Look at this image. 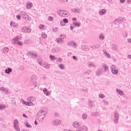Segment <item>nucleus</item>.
<instances>
[{"mask_svg": "<svg viewBox=\"0 0 131 131\" xmlns=\"http://www.w3.org/2000/svg\"><path fill=\"white\" fill-rule=\"evenodd\" d=\"M20 39H21V37H19L18 36L15 37L14 38H13L14 43L15 45H18V46H23V43L21 41H19Z\"/></svg>", "mask_w": 131, "mask_h": 131, "instance_id": "f257e3e1", "label": "nucleus"}, {"mask_svg": "<svg viewBox=\"0 0 131 131\" xmlns=\"http://www.w3.org/2000/svg\"><path fill=\"white\" fill-rule=\"evenodd\" d=\"M22 17L25 19V20H27L28 21H30V20H31V18H30L29 16L27 15V13H26V12L22 13Z\"/></svg>", "mask_w": 131, "mask_h": 131, "instance_id": "f03ea898", "label": "nucleus"}, {"mask_svg": "<svg viewBox=\"0 0 131 131\" xmlns=\"http://www.w3.org/2000/svg\"><path fill=\"white\" fill-rule=\"evenodd\" d=\"M37 116L40 119H43V118H45V113H43V111H40L38 112Z\"/></svg>", "mask_w": 131, "mask_h": 131, "instance_id": "7ed1b4c3", "label": "nucleus"}, {"mask_svg": "<svg viewBox=\"0 0 131 131\" xmlns=\"http://www.w3.org/2000/svg\"><path fill=\"white\" fill-rule=\"evenodd\" d=\"M88 127L85 126H80L77 129L76 131H86L88 130Z\"/></svg>", "mask_w": 131, "mask_h": 131, "instance_id": "20e7f679", "label": "nucleus"}, {"mask_svg": "<svg viewBox=\"0 0 131 131\" xmlns=\"http://www.w3.org/2000/svg\"><path fill=\"white\" fill-rule=\"evenodd\" d=\"M112 72L113 74H117L118 73V70L115 67V66H112Z\"/></svg>", "mask_w": 131, "mask_h": 131, "instance_id": "39448f33", "label": "nucleus"}, {"mask_svg": "<svg viewBox=\"0 0 131 131\" xmlns=\"http://www.w3.org/2000/svg\"><path fill=\"white\" fill-rule=\"evenodd\" d=\"M23 32L29 33L31 32V29L28 28L26 27H24L22 29Z\"/></svg>", "mask_w": 131, "mask_h": 131, "instance_id": "423d86ee", "label": "nucleus"}, {"mask_svg": "<svg viewBox=\"0 0 131 131\" xmlns=\"http://www.w3.org/2000/svg\"><path fill=\"white\" fill-rule=\"evenodd\" d=\"M59 15L61 17H65L67 15V12L61 10L59 11Z\"/></svg>", "mask_w": 131, "mask_h": 131, "instance_id": "0eeeda50", "label": "nucleus"}, {"mask_svg": "<svg viewBox=\"0 0 131 131\" xmlns=\"http://www.w3.org/2000/svg\"><path fill=\"white\" fill-rule=\"evenodd\" d=\"M53 123L54 125H59V124H61V121L59 120H56L53 121Z\"/></svg>", "mask_w": 131, "mask_h": 131, "instance_id": "6e6552de", "label": "nucleus"}, {"mask_svg": "<svg viewBox=\"0 0 131 131\" xmlns=\"http://www.w3.org/2000/svg\"><path fill=\"white\" fill-rule=\"evenodd\" d=\"M68 46H72V47H73L74 48L76 47V44L75 42H73V41H71L68 42Z\"/></svg>", "mask_w": 131, "mask_h": 131, "instance_id": "1a4fd4ad", "label": "nucleus"}, {"mask_svg": "<svg viewBox=\"0 0 131 131\" xmlns=\"http://www.w3.org/2000/svg\"><path fill=\"white\" fill-rule=\"evenodd\" d=\"M73 125L75 127H77V128H79L81 126L80 123H79L78 122H74Z\"/></svg>", "mask_w": 131, "mask_h": 131, "instance_id": "9d476101", "label": "nucleus"}, {"mask_svg": "<svg viewBox=\"0 0 131 131\" xmlns=\"http://www.w3.org/2000/svg\"><path fill=\"white\" fill-rule=\"evenodd\" d=\"M23 103L25 104V105H27V106H32L33 104L31 102H27L25 101H23Z\"/></svg>", "mask_w": 131, "mask_h": 131, "instance_id": "9b49d317", "label": "nucleus"}, {"mask_svg": "<svg viewBox=\"0 0 131 131\" xmlns=\"http://www.w3.org/2000/svg\"><path fill=\"white\" fill-rule=\"evenodd\" d=\"M43 92L46 96H49L50 95V93L49 92L48 90H47V89H44Z\"/></svg>", "mask_w": 131, "mask_h": 131, "instance_id": "f8f14e48", "label": "nucleus"}, {"mask_svg": "<svg viewBox=\"0 0 131 131\" xmlns=\"http://www.w3.org/2000/svg\"><path fill=\"white\" fill-rule=\"evenodd\" d=\"M43 67H45V68H50V64L49 63H48V62H44L43 63Z\"/></svg>", "mask_w": 131, "mask_h": 131, "instance_id": "ddd939ff", "label": "nucleus"}, {"mask_svg": "<svg viewBox=\"0 0 131 131\" xmlns=\"http://www.w3.org/2000/svg\"><path fill=\"white\" fill-rule=\"evenodd\" d=\"M32 4L31 3H28L27 4V9H30L32 7Z\"/></svg>", "mask_w": 131, "mask_h": 131, "instance_id": "4468645a", "label": "nucleus"}, {"mask_svg": "<svg viewBox=\"0 0 131 131\" xmlns=\"http://www.w3.org/2000/svg\"><path fill=\"white\" fill-rule=\"evenodd\" d=\"M3 53H8V52H9V48L5 47L3 49Z\"/></svg>", "mask_w": 131, "mask_h": 131, "instance_id": "2eb2a0df", "label": "nucleus"}, {"mask_svg": "<svg viewBox=\"0 0 131 131\" xmlns=\"http://www.w3.org/2000/svg\"><path fill=\"white\" fill-rule=\"evenodd\" d=\"M41 36L43 38H47V37H48V35H47V34H46V33H42Z\"/></svg>", "mask_w": 131, "mask_h": 131, "instance_id": "dca6fc26", "label": "nucleus"}, {"mask_svg": "<svg viewBox=\"0 0 131 131\" xmlns=\"http://www.w3.org/2000/svg\"><path fill=\"white\" fill-rule=\"evenodd\" d=\"M5 72H6V73H8V74L12 72V69L8 68L7 70H5Z\"/></svg>", "mask_w": 131, "mask_h": 131, "instance_id": "f3484780", "label": "nucleus"}, {"mask_svg": "<svg viewBox=\"0 0 131 131\" xmlns=\"http://www.w3.org/2000/svg\"><path fill=\"white\" fill-rule=\"evenodd\" d=\"M117 92L118 94H119V95H120V96H123V92H122L121 90H117Z\"/></svg>", "mask_w": 131, "mask_h": 131, "instance_id": "a211bd4d", "label": "nucleus"}, {"mask_svg": "<svg viewBox=\"0 0 131 131\" xmlns=\"http://www.w3.org/2000/svg\"><path fill=\"white\" fill-rule=\"evenodd\" d=\"M18 123H19V122H18V121L17 120H14V127L18 126Z\"/></svg>", "mask_w": 131, "mask_h": 131, "instance_id": "6ab92c4d", "label": "nucleus"}, {"mask_svg": "<svg viewBox=\"0 0 131 131\" xmlns=\"http://www.w3.org/2000/svg\"><path fill=\"white\" fill-rule=\"evenodd\" d=\"M6 108V105L4 104H0V110H3Z\"/></svg>", "mask_w": 131, "mask_h": 131, "instance_id": "aec40b11", "label": "nucleus"}, {"mask_svg": "<svg viewBox=\"0 0 131 131\" xmlns=\"http://www.w3.org/2000/svg\"><path fill=\"white\" fill-rule=\"evenodd\" d=\"M106 13V10L103 9L101 11H100V15H103Z\"/></svg>", "mask_w": 131, "mask_h": 131, "instance_id": "412c9836", "label": "nucleus"}, {"mask_svg": "<svg viewBox=\"0 0 131 131\" xmlns=\"http://www.w3.org/2000/svg\"><path fill=\"white\" fill-rule=\"evenodd\" d=\"M50 58L51 60H52V61H54V60L56 59V57H55V56H54L52 55H50Z\"/></svg>", "mask_w": 131, "mask_h": 131, "instance_id": "4be33fe9", "label": "nucleus"}, {"mask_svg": "<svg viewBox=\"0 0 131 131\" xmlns=\"http://www.w3.org/2000/svg\"><path fill=\"white\" fill-rule=\"evenodd\" d=\"M72 11L74 13H78V12H79V10L77 9H73Z\"/></svg>", "mask_w": 131, "mask_h": 131, "instance_id": "5701e85b", "label": "nucleus"}, {"mask_svg": "<svg viewBox=\"0 0 131 131\" xmlns=\"http://www.w3.org/2000/svg\"><path fill=\"white\" fill-rule=\"evenodd\" d=\"M57 42H62V39L60 38H57L56 39Z\"/></svg>", "mask_w": 131, "mask_h": 131, "instance_id": "b1692460", "label": "nucleus"}, {"mask_svg": "<svg viewBox=\"0 0 131 131\" xmlns=\"http://www.w3.org/2000/svg\"><path fill=\"white\" fill-rule=\"evenodd\" d=\"M44 27H45V26H43V25H40L39 26V28L40 29H44Z\"/></svg>", "mask_w": 131, "mask_h": 131, "instance_id": "393cba45", "label": "nucleus"}, {"mask_svg": "<svg viewBox=\"0 0 131 131\" xmlns=\"http://www.w3.org/2000/svg\"><path fill=\"white\" fill-rule=\"evenodd\" d=\"M103 68H104L105 71H107V70H108V67H107V66H106V65H104L103 66Z\"/></svg>", "mask_w": 131, "mask_h": 131, "instance_id": "a878e982", "label": "nucleus"}, {"mask_svg": "<svg viewBox=\"0 0 131 131\" xmlns=\"http://www.w3.org/2000/svg\"><path fill=\"white\" fill-rule=\"evenodd\" d=\"M117 48V47H116V45H112V49H113V50H116Z\"/></svg>", "mask_w": 131, "mask_h": 131, "instance_id": "bb28decb", "label": "nucleus"}, {"mask_svg": "<svg viewBox=\"0 0 131 131\" xmlns=\"http://www.w3.org/2000/svg\"><path fill=\"white\" fill-rule=\"evenodd\" d=\"M82 117L83 119H86V118H88V115H86V114H84L83 115Z\"/></svg>", "mask_w": 131, "mask_h": 131, "instance_id": "cd10ccee", "label": "nucleus"}, {"mask_svg": "<svg viewBox=\"0 0 131 131\" xmlns=\"http://www.w3.org/2000/svg\"><path fill=\"white\" fill-rule=\"evenodd\" d=\"M16 130L17 131H20V128H19V126H16L15 127H14Z\"/></svg>", "mask_w": 131, "mask_h": 131, "instance_id": "c85d7f7f", "label": "nucleus"}, {"mask_svg": "<svg viewBox=\"0 0 131 131\" xmlns=\"http://www.w3.org/2000/svg\"><path fill=\"white\" fill-rule=\"evenodd\" d=\"M74 25L75 26H77V27L80 26L79 23H74Z\"/></svg>", "mask_w": 131, "mask_h": 131, "instance_id": "c756f323", "label": "nucleus"}, {"mask_svg": "<svg viewBox=\"0 0 131 131\" xmlns=\"http://www.w3.org/2000/svg\"><path fill=\"white\" fill-rule=\"evenodd\" d=\"M59 67H60V69H64V65L63 64H60Z\"/></svg>", "mask_w": 131, "mask_h": 131, "instance_id": "7c9ffc66", "label": "nucleus"}, {"mask_svg": "<svg viewBox=\"0 0 131 131\" xmlns=\"http://www.w3.org/2000/svg\"><path fill=\"white\" fill-rule=\"evenodd\" d=\"M48 19H49V21H52V20H53L54 17H52V16H49V18H48Z\"/></svg>", "mask_w": 131, "mask_h": 131, "instance_id": "2f4dec72", "label": "nucleus"}, {"mask_svg": "<svg viewBox=\"0 0 131 131\" xmlns=\"http://www.w3.org/2000/svg\"><path fill=\"white\" fill-rule=\"evenodd\" d=\"M60 36L62 38H65V37H66V35H65L64 34L60 35Z\"/></svg>", "mask_w": 131, "mask_h": 131, "instance_id": "473e14b6", "label": "nucleus"}, {"mask_svg": "<svg viewBox=\"0 0 131 131\" xmlns=\"http://www.w3.org/2000/svg\"><path fill=\"white\" fill-rule=\"evenodd\" d=\"M63 21L64 23H68V19H67V18L63 19Z\"/></svg>", "mask_w": 131, "mask_h": 131, "instance_id": "72a5a7b5", "label": "nucleus"}, {"mask_svg": "<svg viewBox=\"0 0 131 131\" xmlns=\"http://www.w3.org/2000/svg\"><path fill=\"white\" fill-rule=\"evenodd\" d=\"M53 31L54 32H56L57 31H58V28H55L53 29Z\"/></svg>", "mask_w": 131, "mask_h": 131, "instance_id": "f704fd0d", "label": "nucleus"}, {"mask_svg": "<svg viewBox=\"0 0 131 131\" xmlns=\"http://www.w3.org/2000/svg\"><path fill=\"white\" fill-rule=\"evenodd\" d=\"M16 18L17 20H20L21 19V16L20 15H17Z\"/></svg>", "mask_w": 131, "mask_h": 131, "instance_id": "c9c22d12", "label": "nucleus"}, {"mask_svg": "<svg viewBox=\"0 0 131 131\" xmlns=\"http://www.w3.org/2000/svg\"><path fill=\"white\" fill-rule=\"evenodd\" d=\"M36 56H37V54L36 53H35L34 54H32V57H33V58H35V57H36Z\"/></svg>", "mask_w": 131, "mask_h": 131, "instance_id": "e433bc0d", "label": "nucleus"}, {"mask_svg": "<svg viewBox=\"0 0 131 131\" xmlns=\"http://www.w3.org/2000/svg\"><path fill=\"white\" fill-rule=\"evenodd\" d=\"M100 39H104V36L103 35H101L99 36Z\"/></svg>", "mask_w": 131, "mask_h": 131, "instance_id": "4c0bfd02", "label": "nucleus"}, {"mask_svg": "<svg viewBox=\"0 0 131 131\" xmlns=\"http://www.w3.org/2000/svg\"><path fill=\"white\" fill-rule=\"evenodd\" d=\"M26 126H27V127H31V125H30L29 124L27 123L26 124Z\"/></svg>", "mask_w": 131, "mask_h": 131, "instance_id": "58836bf2", "label": "nucleus"}, {"mask_svg": "<svg viewBox=\"0 0 131 131\" xmlns=\"http://www.w3.org/2000/svg\"><path fill=\"white\" fill-rule=\"evenodd\" d=\"M58 62H62V58H58L57 59Z\"/></svg>", "mask_w": 131, "mask_h": 131, "instance_id": "ea45409f", "label": "nucleus"}, {"mask_svg": "<svg viewBox=\"0 0 131 131\" xmlns=\"http://www.w3.org/2000/svg\"><path fill=\"white\" fill-rule=\"evenodd\" d=\"M99 97L100 98H104L105 97V96H104V95H103V94H101V95H99Z\"/></svg>", "mask_w": 131, "mask_h": 131, "instance_id": "a19ab883", "label": "nucleus"}, {"mask_svg": "<svg viewBox=\"0 0 131 131\" xmlns=\"http://www.w3.org/2000/svg\"><path fill=\"white\" fill-rule=\"evenodd\" d=\"M60 25H61V26H64V25H65V24H64V22L63 21H60Z\"/></svg>", "mask_w": 131, "mask_h": 131, "instance_id": "79ce46f5", "label": "nucleus"}, {"mask_svg": "<svg viewBox=\"0 0 131 131\" xmlns=\"http://www.w3.org/2000/svg\"><path fill=\"white\" fill-rule=\"evenodd\" d=\"M115 122L116 123H117V122H118V119L117 118H116V119L115 120Z\"/></svg>", "mask_w": 131, "mask_h": 131, "instance_id": "37998d69", "label": "nucleus"}, {"mask_svg": "<svg viewBox=\"0 0 131 131\" xmlns=\"http://www.w3.org/2000/svg\"><path fill=\"white\" fill-rule=\"evenodd\" d=\"M86 47H82V50H83V51H86Z\"/></svg>", "mask_w": 131, "mask_h": 131, "instance_id": "c03bdc74", "label": "nucleus"}, {"mask_svg": "<svg viewBox=\"0 0 131 131\" xmlns=\"http://www.w3.org/2000/svg\"><path fill=\"white\" fill-rule=\"evenodd\" d=\"M124 2H125V0H120V3H121L122 4H123Z\"/></svg>", "mask_w": 131, "mask_h": 131, "instance_id": "a18cd8bd", "label": "nucleus"}, {"mask_svg": "<svg viewBox=\"0 0 131 131\" xmlns=\"http://www.w3.org/2000/svg\"><path fill=\"white\" fill-rule=\"evenodd\" d=\"M10 24L11 26H15V23H11Z\"/></svg>", "mask_w": 131, "mask_h": 131, "instance_id": "49530a36", "label": "nucleus"}, {"mask_svg": "<svg viewBox=\"0 0 131 131\" xmlns=\"http://www.w3.org/2000/svg\"><path fill=\"white\" fill-rule=\"evenodd\" d=\"M73 59H74V60H77L76 56H73Z\"/></svg>", "mask_w": 131, "mask_h": 131, "instance_id": "de8ad7c7", "label": "nucleus"}, {"mask_svg": "<svg viewBox=\"0 0 131 131\" xmlns=\"http://www.w3.org/2000/svg\"><path fill=\"white\" fill-rule=\"evenodd\" d=\"M57 115H59V114L58 113H55V116H57Z\"/></svg>", "mask_w": 131, "mask_h": 131, "instance_id": "09e8293b", "label": "nucleus"}, {"mask_svg": "<svg viewBox=\"0 0 131 131\" xmlns=\"http://www.w3.org/2000/svg\"><path fill=\"white\" fill-rule=\"evenodd\" d=\"M39 65H42V62H41V61H39Z\"/></svg>", "mask_w": 131, "mask_h": 131, "instance_id": "8fccbe9b", "label": "nucleus"}, {"mask_svg": "<svg viewBox=\"0 0 131 131\" xmlns=\"http://www.w3.org/2000/svg\"><path fill=\"white\" fill-rule=\"evenodd\" d=\"M115 116H116V117H117V116H118V113H115Z\"/></svg>", "mask_w": 131, "mask_h": 131, "instance_id": "3c124183", "label": "nucleus"}, {"mask_svg": "<svg viewBox=\"0 0 131 131\" xmlns=\"http://www.w3.org/2000/svg\"><path fill=\"white\" fill-rule=\"evenodd\" d=\"M23 116L25 117L26 118H27V116L25 115V114H23Z\"/></svg>", "mask_w": 131, "mask_h": 131, "instance_id": "603ef678", "label": "nucleus"}, {"mask_svg": "<svg viewBox=\"0 0 131 131\" xmlns=\"http://www.w3.org/2000/svg\"><path fill=\"white\" fill-rule=\"evenodd\" d=\"M73 21H76V18H73Z\"/></svg>", "mask_w": 131, "mask_h": 131, "instance_id": "864d4df0", "label": "nucleus"}, {"mask_svg": "<svg viewBox=\"0 0 131 131\" xmlns=\"http://www.w3.org/2000/svg\"><path fill=\"white\" fill-rule=\"evenodd\" d=\"M128 41L129 42H130V43H131V39H128Z\"/></svg>", "mask_w": 131, "mask_h": 131, "instance_id": "5fc2aeb1", "label": "nucleus"}, {"mask_svg": "<svg viewBox=\"0 0 131 131\" xmlns=\"http://www.w3.org/2000/svg\"><path fill=\"white\" fill-rule=\"evenodd\" d=\"M35 125H37V122H36V121H35Z\"/></svg>", "mask_w": 131, "mask_h": 131, "instance_id": "6e6d98bb", "label": "nucleus"}, {"mask_svg": "<svg viewBox=\"0 0 131 131\" xmlns=\"http://www.w3.org/2000/svg\"><path fill=\"white\" fill-rule=\"evenodd\" d=\"M71 30H73V27H71Z\"/></svg>", "mask_w": 131, "mask_h": 131, "instance_id": "4d7b16f0", "label": "nucleus"}, {"mask_svg": "<svg viewBox=\"0 0 131 131\" xmlns=\"http://www.w3.org/2000/svg\"><path fill=\"white\" fill-rule=\"evenodd\" d=\"M107 56L108 58H110V55L107 54Z\"/></svg>", "mask_w": 131, "mask_h": 131, "instance_id": "13d9d810", "label": "nucleus"}, {"mask_svg": "<svg viewBox=\"0 0 131 131\" xmlns=\"http://www.w3.org/2000/svg\"><path fill=\"white\" fill-rule=\"evenodd\" d=\"M64 131H70V130H68V129H64Z\"/></svg>", "mask_w": 131, "mask_h": 131, "instance_id": "bf43d9fd", "label": "nucleus"}, {"mask_svg": "<svg viewBox=\"0 0 131 131\" xmlns=\"http://www.w3.org/2000/svg\"><path fill=\"white\" fill-rule=\"evenodd\" d=\"M127 2H128V3H130L131 0H127Z\"/></svg>", "mask_w": 131, "mask_h": 131, "instance_id": "052dcab7", "label": "nucleus"}, {"mask_svg": "<svg viewBox=\"0 0 131 131\" xmlns=\"http://www.w3.org/2000/svg\"><path fill=\"white\" fill-rule=\"evenodd\" d=\"M1 91H3V90H4V88H1Z\"/></svg>", "mask_w": 131, "mask_h": 131, "instance_id": "680f3d73", "label": "nucleus"}]
</instances>
